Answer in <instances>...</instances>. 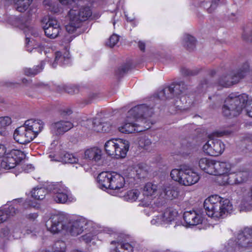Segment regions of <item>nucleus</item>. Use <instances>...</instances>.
<instances>
[{"label":"nucleus","mask_w":252,"mask_h":252,"mask_svg":"<svg viewBox=\"0 0 252 252\" xmlns=\"http://www.w3.org/2000/svg\"><path fill=\"white\" fill-rule=\"evenodd\" d=\"M221 176H220V178L221 179V180L220 181V183L224 186L227 185H232V179L230 178L232 176L231 173L229 174H221Z\"/></svg>","instance_id":"42"},{"label":"nucleus","mask_w":252,"mask_h":252,"mask_svg":"<svg viewBox=\"0 0 252 252\" xmlns=\"http://www.w3.org/2000/svg\"><path fill=\"white\" fill-rule=\"evenodd\" d=\"M43 4L47 9L54 13H58L59 11L58 4L53 3L51 0H44Z\"/></svg>","instance_id":"38"},{"label":"nucleus","mask_w":252,"mask_h":252,"mask_svg":"<svg viewBox=\"0 0 252 252\" xmlns=\"http://www.w3.org/2000/svg\"><path fill=\"white\" fill-rule=\"evenodd\" d=\"M10 23L15 27H18L20 28H22L23 26L22 24V20L20 18L15 16H11L10 17Z\"/></svg>","instance_id":"45"},{"label":"nucleus","mask_w":252,"mask_h":252,"mask_svg":"<svg viewBox=\"0 0 252 252\" xmlns=\"http://www.w3.org/2000/svg\"><path fill=\"white\" fill-rule=\"evenodd\" d=\"M196 40L194 37L186 34L183 38V45L189 51L192 50L195 47Z\"/></svg>","instance_id":"32"},{"label":"nucleus","mask_w":252,"mask_h":252,"mask_svg":"<svg viewBox=\"0 0 252 252\" xmlns=\"http://www.w3.org/2000/svg\"><path fill=\"white\" fill-rule=\"evenodd\" d=\"M242 37L243 39L247 41H252V31L250 33L244 32Z\"/></svg>","instance_id":"56"},{"label":"nucleus","mask_w":252,"mask_h":252,"mask_svg":"<svg viewBox=\"0 0 252 252\" xmlns=\"http://www.w3.org/2000/svg\"><path fill=\"white\" fill-rule=\"evenodd\" d=\"M68 192H62L61 193L53 195L54 200L59 203H65L68 199Z\"/></svg>","instance_id":"39"},{"label":"nucleus","mask_w":252,"mask_h":252,"mask_svg":"<svg viewBox=\"0 0 252 252\" xmlns=\"http://www.w3.org/2000/svg\"><path fill=\"white\" fill-rule=\"evenodd\" d=\"M66 247V244L64 241H57L53 246L52 252H65Z\"/></svg>","instance_id":"37"},{"label":"nucleus","mask_w":252,"mask_h":252,"mask_svg":"<svg viewBox=\"0 0 252 252\" xmlns=\"http://www.w3.org/2000/svg\"><path fill=\"white\" fill-rule=\"evenodd\" d=\"M13 137L15 140L21 144L29 143L35 138L25 125L15 129Z\"/></svg>","instance_id":"13"},{"label":"nucleus","mask_w":252,"mask_h":252,"mask_svg":"<svg viewBox=\"0 0 252 252\" xmlns=\"http://www.w3.org/2000/svg\"><path fill=\"white\" fill-rule=\"evenodd\" d=\"M34 169V167L31 164L27 165L26 167H24V171L26 172H29L31 171H32Z\"/></svg>","instance_id":"60"},{"label":"nucleus","mask_w":252,"mask_h":252,"mask_svg":"<svg viewBox=\"0 0 252 252\" xmlns=\"http://www.w3.org/2000/svg\"><path fill=\"white\" fill-rule=\"evenodd\" d=\"M138 46L139 48L143 52L145 51V43L142 41H139L138 42Z\"/></svg>","instance_id":"58"},{"label":"nucleus","mask_w":252,"mask_h":252,"mask_svg":"<svg viewBox=\"0 0 252 252\" xmlns=\"http://www.w3.org/2000/svg\"><path fill=\"white\" fill-rule=\"evenodd\" d=\"M173 89L170 85L164 88L158 93V97L162 100L170 99L174 97Z\"/></svg>","instance_id":"28"},{"label":"nucleus","mask_w":252,"mask_h":252,"mask_svg":"<svg viewBox=\"0 0 252 252\" xmlns=\"http://www.w3.org/2000/svg\"><path fill=\"white\" fill-rule=\"evenodd\" d=\"M88 123L89 124H91L92 125V129L93 130H94V126H97V124H94V122H100L99 120L98 119H93V120H89L88 121Z\"/></svg>","instance_id":"62"},{"label":"nucleus","mask_w":252,"mask_h":252,"mask_svg":"<svg viewBox=\"0 0 252 252\" xmlns=\"http://www.w3.org/2000/svg\"><path fill=\"white\" fill-rule=\"evenodd\" d=\"M147 167L146 165L142 163H139L135 166V170L138 178L145 177L147 173Z\"/></svg>","instance_id":"34"},{"label":"nucleus","mask_w":252,"mask_h":252,"mask_svg":"<svg viewBox=\"0 0 252 252\" xmlns=\"http://www.w3.org/2000/svg\"><path fill=\"white\" fill-rule=\"evenodd\" d=\"M119 40V37L118 35L113 34L110 37L108 41L107 42V45L111 47H113L118 43Z\"/></svg>","instance_id":"48"},{"label":"nucleus","mask_w":252,"mask_h":252,"mask_svg":"<svg viewBox=\"0 0 252 252\" xmlns=\"http://www.w3.org/2000/svg\"><path fill=\"white\" fill-rule=\"evenodd\" d=\"M211 159L208 158H202L199 159L198 164L199 167L206 173L208 166L210 165Z\"/></svg>","instance_id":"41"},{"label":"nucleus","mask_w":252,"mask_h":252,"mask_svg":"<svg viewBox=\"0 0 252 252\" xmlns=\"http://www.w3.org/2000/svg\"><path fill=\"white\" fill-rule=\"evenodd\" d=\"M116 240L110 243L111 249L115 252H120V249L129 252L133 251L134 244L133 243L126 242L129 235L124 233H119L116 235Z\"/></svg>","instance_id":"11"},{"label":"nucleus","mask_w":252,"mask_h":252,"mask_svg":"<svg viewBox=\"0 0 252 252\" xmlns=\"http://www.w3.org/2000/svg\"><path fill=\"white\" fill-rule=\"evenodd\" d=\"M25 157L24 152L16 149L7 151L5 148V152L0 157L2 158L0 167L5 169L13 168Z\"/></svg>","instance_id":"9"},{"label":"nucleus","mask_w":252,"mask_h":252,"mask_svg":"<svg viewBox=\"0 0 252 252\" xmlns=\"http://www.w3.org/2000/svg\"><path fill=\"white\" fill-rule=\"evenodd\" d=\"M170 86L173 89L174 97L181 94L187 89L186 85L182 81L172 83Z\"/></svg>","instance_id":"29"},{"label":"nucleus","mask_w":252,"mask_h":252,"mask_svg":"<svg viewBox=\"0 0 252 252\" xmlns=\"http://www.w3.org/2000/svg\"><path fill=\"white\" fill-rule=\"evenodd\" d=\"M183 218L186 224L189 226L201 223L203 220L201 215L197 214L195 211L185 212Z\"/></svg>","instance_id":"18"},{"label":"nucleus","mask_w":252,"mask_h":252,"mask_svg":"<svg viewBox=\"0 0 252 252\" xmlns=\"http://www.w3.org/2000/svg\"><path fill=\"white\" fill-rule=\"evenodd\" d=\"M130 69V66L128 64H125L119 67L116 71V74L119 77L122 76L125 73L127 72Z\"/></svg>","instance_id":"47"},{"label":"nucleus","mask_w":252,"mask_h":252,"mask_svg":"<svg viewBox=\"0 0 252 252\" xmlns=\"http://www.w3.org/2000/svg\"><path fill=\"white\" fill-rule=\"evenodd\" d=\"M5 212L8 214V218L13 216L18 212V210L13 205L8 206L7 208L4 209Z\"/></svg>","instance_id":"50"},{"label":"nucleus","mask_w":252,"mask_h":252,"mask_svg":"<svg viewBox=\"0 0 252 252\" xmlns=\"http://www.w3.org/2000/svg\"><path fill=\"white\" fill-rule=\"evenodd\" d=\"M158 191V187L156 185L152 183H147L143 190V194L147 198L152 199L155 198Z\"/></svg>","instance_id":"22"},{"label":"nucleus","mask_w":252,"mask_h":252,"mask_svg":"<svg viewBox=\"0 0 252 252\" xmlns=\"http://www.w3.org/2000/svg\"><path fill=\"white\" fill-rule=\"evenodd\" d=\"M67 219L62 214L53 215L46 221L47 230L53 234L58 233L66 228Z\"/></svg>","instance_id":"10"},{"label":"nucleus","mask_w":252,"mask_h":252,"mask_svg":"<svg viewBox=\"0 0 252 252\" xmlns=\"http://www.w3.org/2000/svg\"><path fill=\"white\" fill-rule=\"evenodd\" d=\"M97 95L96 94L92 93L89 94V100L87 102V103H89L92 101L93 99L97 97Z\"/></svg>","instance_id":"61"},{"label":"nucleus","mask_w":252,"mask_h":252,"mask_svg":"<svg viewBox=\"0 0 252 252\" xmlns=\"http://www.w3.org/2000/svg\"><path fill=\"white\" fill-rule=\"evenodd\" d=\"M219 1L220 0H213L211 3L209 1H204L202 5L204 8H207L208 13H211L217 8Z\"/></svg>","instance_id":"35"},{"label":"nucleus","mask_w":252,"mask_h":252,"mask_svg":"<svg viewBox=\"0 0 252 252\" xmlns=\"http://www.w3.org/2000/svg\"><path fill=\"white\" fill-rule=\"evenodd\" d=\"M85 158L90 160L98 161L102 157L101 150L97 147H94L87 149L85 152Z\"/></svg>","instance_id":"19"},{"label":"nucleus","mask_w":252,"mask_h":252,"mask_svg":"<svg viewBox=\"0 0 252 252\" xmlns=\"http://www.w3.org/2000/svg\"><path fill=\"white\" fill-rule=\"evenodd\" d=\"M84 224H85L84 221L76 220L72 222L67 221V229H65V231L72 236H76L82 233Z\"/></svg>","instance_id":"17"},{"label":"nucleus","mask_w":252,"mask_h":252,"mask_svg":"<svg viewBox=\"0 0 252 252\" xmlns=\"http://www.w3.org/2000/svg\"><path fill=\"white\" fill-rule=\"evenodd\" d=\"M171 178L184 186H191L199 180V175L191 169L181 168L172 169L170 172Z\"/></svg>","instance_id":"8"},{"label":"nucleus","mask_w":252,"mask_h":252,"mask_svg":"<svg viewBox=\"0 0 252 252\" xmlns=\"http://www.w3.org/2000/svg\"><path fill=\"white\" fill-rule=\"evenodd\" d=\"M98 187L103 189L120 190L124 188L125 179L116 172H102L97 178Z\"/></svg>","instance_id":"6"},{"label":"nucleus","mask_w":252,"mask_h":252,"mask_svg":"<svg viewBox=\"0 0 252 252\" xmlns=\"http://www.w3.org/2000/svg\"><path fill=\"white\" fill-rule=\"evenodd\" d=\"M28 129L34 135L35 138L43 129L44 123L40 120L30 119L27 120L24 124Z\"/></svg>","instance_id":"16"},{"label":"nucleus","mask_w":252,"mask_h":252,"mask_svg":"<svg viewBox=\"0 0 252 252\" xmlns=\"http://www.w3.org/2000/svg\"><path fill=\"white\" fill-rule=\"evenodd\" d=\"M45 34L51 39H55L58 36L61 31L60 23L57 19L49 18L43 26Z\"/></svg>","instance_id":"14"},{"label":"nucleus","mask_w":252,"mask_h":252,"mask_svg":"<svg viewBox=\"0 0 252 252\" xmlns=\"http://www.w3.org/2000/svg\"><path fill=\"white\" fill-rule=\"evenodd\" d=\"M70 63V59L69 53H65L62 55L61 52H57L56 53L54 63H52V67L55 68L57 64L60 65L68 64Z\"/></svg>","instance_id":"21"},{"label":"nucleus","mask_w":252,"mask_h":252,"mask_svg":"<svg viewBox=\"0 0 252 252\" xmlns=\"http://www.w3.org/2000/svg\"><path fill=\"white\" fill-rule=\"evenodd\" d=\"M38 217V215L37 213H32L29 215V218L30 219L34 220L36 219Z\"/></svg>","instance_id":"64"},{"label":"nucleus","mask_w":252,"mask_h":252,"mask_svg":"<svg viewBox=\"0 0 252 252\" xmlns=\"http://www.w3.org/2000/svg\"><path fill=\"white\" fill-rule=\"evenodd\" d=\"M139 194L140 191L138 189H133L127 191L124 197L127 201H135L138 199Z\"/></svg>","instance_id":"36"},{"label":"nucleus","mask_w":252,"mask_h":252,"mask_svg":"<svg viewBox=\"0 0 252 252\" xmlns=\"http://www.w3.org/2000/svg\"><path fill=\"white\" fill-rule=\"evenodd\" d=\"M164 219H163V216L162 214H160L157 216H156L151 220V223L155 225H158L162 223H165L164 222Z\"/></svg>","instance_id":"49"},{"label":"nucleus","mask_w":252,"mask_h":252,"mask_svg":"<svg viewBox=\"0 0 252 252\" xmlns=\"http://www.w3.org/2000/svg\"><path fill=\"white\" fill-rule=\"evenodd\" d=\"M92 15V11L89 6L78 7H74L71 9L68 16L69 22L65 26L66 31L69 33H72L79 29L83 22L87 20Z\"/></svg>","instance_id":"4"},{"label":"nucleus","mask_w":252,"mask_h":252,"mask_svg":"<svg viewBox=\"0 0 252 252\" xmlns=\"http://www.w3.org/2000/svg\"><path fill=\"white\" fill-rule=\"evenodd\" d=\"M153 113V108L144 104L132 108L128 111L125 122L118 127L119 131L128 134L149 129L150 125L147 118L151 117Z\"/></svg>","instance_id":"1"},{"label":"nucleus","mask_w":252,"mask_h":252,"mask_svg":"<svg viewBox=\"0 0 252 252\" xmlns=\"http://www.w3.org/2000/svg\"><path fill=\"white\" fill-rule=\"evenodd\" d=\"M17 84H18V83H14V82H5L4 83L5 86H6V87H14Z\"/></svg>","instance_id":"63"},{"label":"nucleus","mask_w":252,"mask_h":252,"mask_svg":"<svg viewBox=\"0 0 252 252\" xmlns=\"http://www.w3.org/2000/svg\"><path fill=\"white\" fill-rule=\"evenodd\" d=\"M217 161L211 159L210 165L208 166L206 173L216 176V165Z\"/></svg>","instance_id":"44"},{"label":"nucleus","mask_w":252,"mask_h":252,"mask_svg":"<svg viewBox=\"0 0 252 252\" xmlns=\"http://www.w3.org/2000/svg\"><path fill=\"white\" fill-rule=\"evenodd\" d=\"M73 127V124L68 121L61 120L52 123L50 126L51 132L56 135L63 134Z\"/></svg>","instance_id":"15"},{"label":"nucleus","mask_w":252,"mask_h":252,"mask_svg":"<svg viewBox=\"0 0 252 252\" xmlns=\"http://www.w3.org/2000/svg\"><path fill=\"white\" fill-rule=\"evenodd\" d=\"M231 168V164L226 162L217 161L216 165V176L228 173Z\"/></svg>","instance_id":"24"},{"label":"nucleus","mask_w":252,"mask_h":252,"mask_svg":"<svg viewBox=\"0 0 252 252\" xmlns=\"http://www.w3.org/2000/svg\"><path fill=\"white\" fill-rule=\"evenodd\" d=\"M32 196L36 200H42L44 198L47 190L43 188H35L31 191Z\"/></svg>","instance_id":"33"},{"label":"nucleus","mask_w":252,"mask_h":252,"mask_svg":"<svg viewBox=\"0 0 252 252\" xmlns=\"http://www.w3.org/2000/svg\"><path fill=\"white\" fill-rule=\"evenodd\" d=\"M6 1L13 2L16 9L20 12L26 11L32 4L33 0H5Z\"/></svg>","instance_id":"23"},{"label":"nucleus","mask_w":252,"mask_h":252,"mask_svg":"<svg viewBox=\"0 0 252 252\" xmlns=\"http://www.w3.org/2000/svg\"><path fill=\"white\" fill-rule=\"evenodd\" d=\"M26 29H27V30H25V32H28L27 34H31L34 37H37L39 35L38 30L35 28L32 27H26Z\"/></svg>","instance_id":"52"},{"label":"nucleus","mask_w":252,"mask_h":252,"mask_svg":"<svg viewBox=\"0 0 252 252\" xmlns=\"http://www.w3.org/2000/svg\"><path fill=\"white\" fill-rule=\"evenodd\" d=\"M248 101V96L243 94L237 95L230 94L225 99L222 108V112L225 117H236L240 114Z\"/></svg>","instance_id":"3"},{"label":"nucleus","mask_w":252,"mask_h":252,"mask_svg":"<svg viewBox=\"0 0 252 252\" xmlns=\"http://www.w3.org/2000/svg\"><path fill=\"white\" fill-rule=\"evenodd\" d=\"M163 191L166 197L171 200L177 198L179 195L178 189L172 185L164 186Z\"/></svg>","instance_id":"25"},{"label":"nucleus","mask_w":252,"mask_h":252,"mask_svg":"<svg viewBox=\"0 0 252 252\" xmlns=\"http://www.w3.org/2000/svg\"><path fill=\"white\" fill-rule=\"evenodd\" d=\"M225 248L228 252L240 251L241 249H252V228L245 227L240 230L236 239H229Z\"/></svg>","instance_id":"5"},{"label":"nucleus","mask_w":252,"mask_h":252,"mask_svg":"<svg viewBox=\"0 0 252 252\" xmlns=\"http://www.w3.org/2000/svg\"><path fill=\"white\" fill-rule=\"evenodd\" d=\"M181 72L183 75L186 76L195 75L197 74V72L186 68H182Z\"/></svg>","instance_id":"53"},{"label":"nucleus","mask_w":252,"mask_h":252,"mask_svg":"<svg viewBox=\"0 0 252 252\" xmlns=\"http://www.w3.org/2000/svg\"><path fill=\"white\" fill-rule=\"evenodd\" d=\"M207 87V81L206 79L203 80L201 84L199 85V87L201 88V91H203L204 88H206Z\"/></svg>","instance_id":"59"},{"label":"nucleus","mask_w":252,"mask_h":252,"mask_svg":"<svg viewBox=\"0 0 252 252\" xmlns=\"http://www.w3.org/2000/svg\"><path fill=\"white\" fill-rule=\"evenodd\" d=\"M60 2L65 5H71L73 3H75L78 0H59Z\"/></svg>","instance_id":"57"},{"label":"nucleus","mask_w":252,"mask_h":252,"mask_svg":"<svg viewBox=\"0 0 252 252\" xmlns=\"http://www.w3.org/2000/svg\"><path fill=\"white\" fill-rule=\"evenodd\" d=\"M10 234V230L7 227H5L0 230V237H7Z\"/></svg>","instance_id":"54"},{"label":"nucleus","mask_w":252,"mask_h":252,"mask_svg":"<svg viewBox=\"0 0 252 252\" xmlns=\"http://www.w3.org/2000/svg\"><path fill=\"white\" fill-rule=\"evenodd\" d=\"M224 149V144L217 139H210L203 147V151L206 154L214 157L221 154Z\"/></svg>","instance_id":"12"},{"label":"nucleus","mask_w":252,"mask_h":252,"mask_svg":"<svg viewBox=\"0 0 252 252\" xmlns=\"http://www.w3.org/2000/svg\"><path fill=\"white\" fill-rule=\"evenodd\" d=\"M151 144L152 142L149 138H143L140 140V145L146 149H147Z\"/></svg>","instance_id":"51"},{"label":"nucleus","mask_w":252,"mask_h":252,"mask_svg":"<svg viewBox=\"0 0 252 252\" xmlns=\"http://www.w3.org/2000/svg\"><path fill=\"white\" fill-rule=\"evenodd\" d=\"M104 147L108 155L116 158H124L129 150V143L126 140L112 139L105 143Z\"/></svg>","instance_id":"7"},{"label":"nucleus","mask_w":252,"mask_h":252,"mask_svg":"<svg viewBox=\"0 0 252 252\" xmlns=\"http://www.w3.org/2000/svg\"><path fill=\"white\" fill-rule=\"evenodd\" d=\"M204 208L206 214L215 219L224 218L232 212L233 208L228 199L217 194L211 195L204 201Z\"/></svg>","instance_id":"2"},{"label":"nucleus","mask_w":252,"mask_h":252,"mask_svg":"<svg viewBox=\"0 0 252 252\" xmlns=\"http://www.w3.org/2000/svg\"><path fill=\"white\" fill-rule=\"evenodd\" d=\"M8 218V214L5 212L4 209L0 210V223L5 221Z\"/></svg>","instance_id":"55"},{"label":"nucleus","mask_w":252,"mask_h":252,"mask_svg":"<svg viewBox=\"0 0 252 252\" xmlns=\"http://www.w3.org/2000/svg\"><path fill=\"white\" fill-rule=\"evenodd\" d=\"M57 90L60 93L66 92L71 94L78 93L79 91L77 86L71 84L59 85L57 87Z\"/></svg>","instance_id":"26"},{"label":"nucleus","mask_w":252,"mask_h":252,"mask_svg":"<svg viewBox=\"0 0 252 252\" xmlns=\"http://www.w3.org/2000/svg\"><path fill=\"white\" fill-rule=\"evenodd\" d=\"M54 195L61 193L62 192H68V189L66 187L61 184H57L54 185L52 189Z\"/></svg>","instance_id":"43"},{"label":"nucleus","mask_w":252,"mask_h":252,"mask_svg":"<svg viewBox=\"0 0 252 252\" xmlns=\"http://www.w3.org/2000/svg\"><path fill=\"white\" fill-rule=\"evenodd\" d=\"M44 63L41 62L40 65L34 66L33 68H25L24 70V74L29 76H34L43 69Z\"/></svg>","instance_id":"30"},{"label":"nucleus","mask_w":252,"mask_h":252,"mask_svg":"<svg viewBox=\"0 0 252 252\" xmlns=\"http://www.w3.org/2000/svg\"><path fill=\"white\" fill-rule=\"evenodd\" d=\"M11 118L8 116L0 117V127H5L11 123Z\"/></svg>","instance_id":"46"},{"label":"nucleus","mask_w":252,"mask_h":252,"mask_svg":"<svg viewBox=\"0 0 252 252\" xmlns=\"http://www.w3.org/2000/svg\"><path fill=\"white\" fill-rule=\"evenodd\" d=\"M164 222L165 223H168L173 221L177 217L178 212L175 209L172 208H167L164 212L162 214Z\"/></svg>","instance_id":"27"},{"label":"nucleus","mask_w":252,"mask_h":252,"mask_svg":"<svg viewBox=\"0 0 252 252\" xmlns=\"http://www.w3.org/2000/svg\"><path fill=\"white\" fill-rule=\"evenodd\" d=\"M231 177L232 185H240L246 182L248 179L249 173L247 171H237L234 173H231Z\"/></svg>","instance_id":"20"},{"label":"nucleus","mask_w":252,"mask_h":252,"mask_svg":"<svg viewBox=\"0 0 252 252\" xmlns=\"http://www.w3.org/2000/svg\"><path fill=\"white\" fill-rule=\"evenodd\" d=\"M94 124H97L94 126V131L97 132H108L111 129L112 126L108 122L101 123L100 122H94Z\"/></svg>","instance_id":"31"},{"label":"nucleus","mask_w":252,"mask_h":252,"mask_svg":"<svg viewBox=\"0 0 252 252\" xmlns=\"http://www.w3.org/2000/svg\"><path fill=\"white\" fill-rule=\"evenodd\" d=\"M63 161L65 163H76L78 159L74 155L68 153H65L62 157Z\"/></svg>","instance_id":"40"}]
</instances>
